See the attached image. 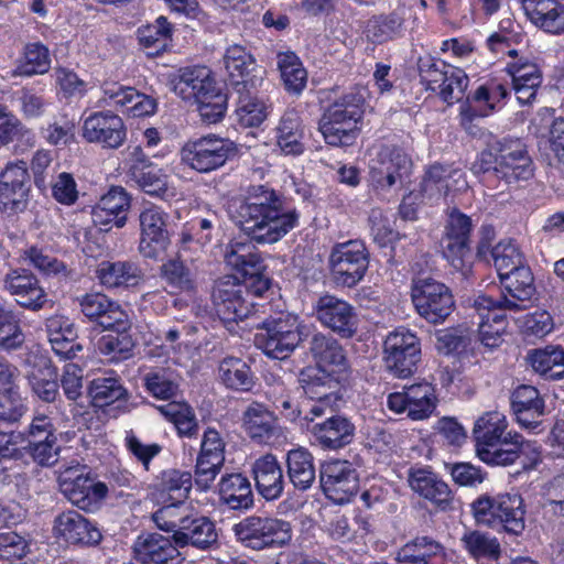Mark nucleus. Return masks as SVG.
<instances>
[{
  "label": "nucleus",
  "instance_id": "nucleus-1",
  "mask_svg": "<svg viewBox=\"0 0 564 564\" xmlns=\"http://www.w3.org/2000/svg\"><path fill=\"white\" fill-rule=\"evenodd\" d=\"M231 218L251 239L259 243H274L299 225L300 214L295 207L273 188L253 186L240 200Z\"/></svg>",
  "mask_w": 564,
  "mask_h": 564
},
{
  "label": "nucleus",
  "instance_id": "nucleus-2",
  "mask_svg": "<svg viewBox=\"0 0 564 564\" xmlns=\"http://www.w3.org/2000/svg\"><path fill=\"white\" fill-rule=\"evenodd\" d=\"M365 96L361 90L352 89L337 98L319 120V131L327 144L347 147L351 144L364 115Z\"/></svg>",
  "mask_w": 564,
  "mask_h": 564
},
{
  "label": "nucleus",
  "instance_id": "nucleus-3",
  "mask_svg": "<svg viewBox=\"0 0 564 564\" xmlns=\"http://www.w3.org/2000/svg\"><path fill=\"white\" fill-rule=\"evenodd\" d=\"M507 417L499 411H488L476 420L473 435L476 454L481 462L488 465L508 466V463L514 458L516 452L512 449H497L501 443L513 444V448H517L519 433L507 431Z\"/></svg>",
  "mask_w": 564,
  "mask_h": 564
},
{
  "label": "nucleus",
  "instance_id": "nucleus-4",
  "mask_svg": "<svg viewBox=\"0 0 564 564\" xmlns=\"http://www.w3.org/2000/svg\"><path fill=\"white\" fill-rule=\"evenodd\" d=\"M478 165L481 172H492L507 184L528 180L533 173L531 158L520 139L503 138L497 141L490 150L480 153Z\"/></svg>",
  "mask_w": 564,
  "mask_h": 564
},
{
  "label": "nucleus",
  "instance_id": "nucleus-5",
  "mask_svg": "<svg viewBox=\"0 0 564 564\" xmlns=\"http://www.w3.org/2000/svg\"><path fill=\"white\" fill-rule=\"evenodd\" d=\"M477 523L519 535L525 528V509L519 494H500L495 497L481 496L471 503Z\"/></svg>",
  "mask_w": 564,
  "mask_h": 564
},
{
  "label": "nucleus",
  "instance_id": "nucleus-6",
  "mask_svg": "<svg viewBox=\"0 0 564 564\" xmlns=\"http://www.w3.org/2000/svg\"><path fill=\"white\" fill-rule=\"evenodd\" d=\"M314 366L304 368L299 381L310 399H340L339 384L347 379L348 365L345 355H317Z\"/></svg>",
  "mask_w": 564,
  "mask_h": 564
},
{
  "label": "nucleus",
  "instance_id": "nucleus-7",
  "mask_svg": "<svg viewBox=\"0 0 564 564\" xmlns=\"http://www.w3.org/2000/svg\"><path fill=\"white\" fill-rule=\"evenodd\" d=\"M412 161L408 153L397 147H382L369 163V182L381 196L397 193L408 182Z\"/></svg>",
  "mask_w": 564,
  "mask_h": 564
},
{
  "label": "nucleus",
  "instance_id": "nucleus-8",
  "mask_svg": "<svg viewBox=\"0 0 564 564\" xmlns=\"http://www.w3.org/2000/svg\"><path fill=\"white\" fill-rule=\"evenodd\" d=\"M232 531L238 542L256 551L281 547L292 539L290 522L270 517H247L236 523Z\"/></svg>",
  "mask_w": 564,
  "mask_h": 564
},
{
  "label": "nucleus",
  "instance_id": "nucleus-9",
  "mask_svg": "<svg viewBox=\"0 0 564 564\" xmlns=\"http://www.w3.org/2000/svg\"><path fill=\"white\" fill-rule=\"evenodd\" d=\"M236 154L237 148L231 140L210 133L187 141L181 149V161L198 173H210Z\"/></svg>",
  "mask_w": 564,
  "mask_h": 564
},
{
  "label": "nucleus",
  "instance_id": "nucleus-10",
  "mask_svg": "<svg viewBox=\"0 0 564 564\" xmlns=\"http://www.w3.org/2000/svg\"><path fill=\"white\" fill-rule=\"evenodd\" d=\"M411 297L416 312L430 323L443 322L454 308L449 289L431 276L413 280Z\"/></svg>",
  "mask_w": 564,
  "mask_h": 564
},
{
  "label": "nucleus",
  "instance_id": "nucleus-11",
  "mask_svg": "<svg viewBox=\"0 0 564 564\" xmlns=\"http://www.w3.org/2000/svg\"><path fill=\"white\" fill-rule=\"evenodd\" d=\"M502 292L494 299L482 294L476 299L478 307H505L510 311H521L528 307L535 293L534 278L529 267H520L510 274L500 278Z\"/></svg>",
  "mask_w": 564,
  "mask_h": 564
},
{
  "label": "nucleus",
  "instance_id": "nucleus-12",
  "mask_svg": "<svg viewBox=\"0 0 564 564\" xmlns=\"http://www.w3.org/2000/svg\"><path fill=\"white\" fill-rule=\"evenodd\" d=\"M84 467L69 466L61 471L58 477L63 495L79 509L96 511L107 497L108 487L101 481H95L85 475Z\"/></svg>",
  "mask_w": 564,
  "mask_h": 564
},
{
  "label": "nucleus",
  "instance_id": "nucleus-13",
  "mask_svg": "<svg viewBox=\"0 0 564 564\" xmlns=\"http://www.w3.org/2000/svg\"><path fill=\"white\" fill-rule=\"evenodd\" d=\"M369 265V254L360 240L337 243L329 254V267L335 281L355 286L364 278Z\"/></svg>",
  "mask_w": 564,
  "mask_h": 564
},
{
  "label": "nucleus",
  "instance_id": "nucleus-14",
  "mask_svg": "<svg viewBox=\"0 0 564 564\" xmlns=\"http://www.w3.org/2000/svg\"><path fill=\"white\" fill-rule=\"evenodd\" d=\"M300 340L299 317L291 313L263 322L253 339L256 348L262 352L293 351Z\"/></svg>",
  "mask_w": 564,
  "mask_h": 564
},
{
  "label": "nucleus",
  "instance_id": "nucleus-15",
  "mask_svg": "<svg viewBox=\"0 0 564 564\" xmlns=\"http://www.w3.org/2000/svg\"><path fill=\"white\" fill-rule=\"evenodd\" d=\"M140 225V253L150 259L162 254L169 243V214L154 204L144 205L139 215Z\"/></svg>",
  "mask_w": 564,
  "mask_h": 564
},
{
  "label": "nucleus",
  "instance_id": "nucleus-16",
  "mask_svg": "<svg viewBox=\"0 0 564 564\" xmlns=\"http://www.w3.org/2000/svg\"><path fill=\"white\" fill-rule=\"evenodd\" d=\"M247 286L235 275H225L216 282L213 292L215 310L225 323L248 318L252 312L246 299Z\"/></svg>",
  "mask_w": 564,
  "mask_h": 564
},
{
  "label": "nucleus",
  "instance_id": "nucleus-17",
  "mask_svg": "<svg viewBox=\"0 0 564 564\" xmlns=\"http://www.w3.org/2000/svg\"><path fill=\"white\" fill-rule=\"evenodd\" d=\"M319 479L325 496L337 505L349 502L359 488L358 474L347 460L324 463Z\"/></svg>",
  "mask_w": 564,
  "mask_h": 564
},
{
  "label": "nucleus",
  "instance_id": "nucleus-18",
  "mask_svg": "<svg viewBox=\"0 0 564 564\" xmlns=\"http://www.w3.org/2000/svg\"><path fill=\"white\" fill-rule=\"evenodd\" d=\"M30 175L23 160L8 162L0 173V204L6 210H25L30 196Z\"/></svg>",
  "mask_w": 564,
  "mask_h": 564
},
{
  "label": "nucleus",
  "instance_id": "nucleus-19",
  "mask_svg": "<svg viewBox=\"0 0 564 564\" xmlns=\"http://www.w3.org/2000/svg\"><path fill=\"white\" fill-rule=\"evenodd\" d=\"M101 93L98 100L99 107L115 108L132 117L151 116L156 110L155 99L117 82L104 83Z\"/></svg>",
  "mask_w": 564,
  "mask_h": 564
},
{
  "label": "nucleus",
  "instance_id": "nucleus-20",
  "mask_svg": "<svg viewBox=\"0 0 564 564\" xmlns=\"http://www.w3.org/2000/svg\"><path fill=\"white\" fill-rule=\"evenodd\" d=\"M225 446L226 443L216 429L205 430L195 466V480L200 489H209L219 474L225 462Z\"/></svg>",
  "mask_w": 564,
  "mask_h": 564
},
{
  "label": "nucleus",
  "instance_id": "nucleus-21",
  "mask_svg": "<svg viewBox=\"0 0 564 564\" xmlns=\"http://www.w3.org/2000/svg\"><path fill=\"white\" fill-rule=\"evenodd\" d=\"M83 138L106 149L120 148L127 138L123 120L109 110L90 113L83 122Z\"/></svg>",
  "mask_w": 564,
  "mask_h": 564
},
{
  "label": "nucleus",
  "instance_id": "nucleus-22",
  "mask_svg": "<svg viewBox=\"0 0 564 564\" xmlns=\"http://www.w3.org/2000/svg\"><path fill=\"white\" fill-rule=\"evenodd\" d=\"M470 218L465 214L453 209L448 215L445 235L442 239V248L444 257L457 270H463L466 260L470 258Z\"/></svg>",
  "mask_w": 564,
  "mask_h": 564
},
{
  "label": "nucleus",
  "instance_id": "nucleus-23",
  "mask_svg": "<svg viewBox=\"0 0 564 564\" xmlns=\"http://www.w3.org/2000/svg\"><path fill=\"white\" fill-rule=\"evenodd\" d=\"M172 90L183 100H206V95L218 88L213 72L206 66L180 68L170 79Z\"/></svg>",
  "mask_w": 564,
  "mask_h": 564
},
{
  "label": "nucleus",
  "instance_id": "nucleus-24",
  "mask_svg": "<svg viewBox=\"0 0 564 564\" xmlns=\"http://www.w3.org/2000/svg\"><path fill=\"white\" fill-rule=\"evenodd\" d=\"M511 409L520 426L533 434L544 431L545 402L536 388L518 387L511 394Z\"/></svg>",
  "mask_w": 564,
  "mask_h": 564
},
{
  "label": "nucleus",
  "instance_id": "nucleus-25",
  "mask_svg": "<svg viewBox=\"0 0 564 564\" xmlns=\"http://www.w3.org/2000/svg\"><path fill=\"white\" fill-rule=\"evenodd\" d=\"M408 482L413 492L441 511L452 509L454 496L448 485L430 468H410Z\"/></svg>",
  "mask_w": 564,
  "mask_h": 564
},
{
  "label": "nucleus",
  "instance_id": "nucleus-26",
  "mask_svg": "<svg viewBox=\"0 0 564 564\" xmlns=\"http://www.w3.org/2000/svg\"><path fill=\"white\" fill-rule=\"evenodd\" d=\"M83 314L97 321L104 328L117 330L129 327L127 312L115 301L102 293H88L78 299Z\"/></svg>",
  "mask_w": 564,
  "mask_h": 564
},
{
  "label": "nucleus",
  "instance_id": "nucleus-27",
  "mask_svg": "<svg viewBox=\"0 0 564 564\" xmlns=\"http://www.w3.org/2000/svg\"><path fill=\"white\" fill-rule=\"evenodd\" d=\"M3 288L19 305L33 311L42 308L47 301L39 280L26 269L10 270L4 275Z\"/></svg>",
  "mask_w": 564,
  "mask_h": 564
},
{
  "label": "nucleus",
  "instance_id": "nucleus-28",
  "mask_svg": "<svg viewBox=\"0 0 564 564\" xmlns=\"http://www.w3.org/2000/svg\"><path fill=\"white\" fill-rule=\"evenodd\" d=\"M131 197L121 186H112L91 210L93 223L100 229L107 226L122 228L127 223V213Z\"/></svg>",
  "mask_w": 564,
  "mask_h": 564
},
{
  "label": "nucleus",
  "instance_id": "nucleus-29",
  "mask_svg": "<svg viewBox=\"0 0 564 564\" xmlns=\"http://www.w3.org/2000/svg\"><path fill=\"white\" fill-rule=\"evenodd\" d=\"M24 366L32 391L45 402L55 401L58 395L57 372L47 355H28Z\"/></svg>",
  "mask_w": 564,
  "mask_h": 564
},
{
  "label": "nucleus",
  "instance_id": "nucleus-30",
  "mask_svg": "<svg viewBox=\"0 0 564 564\" xmlns=\"http://www.w3.org/2000/svg\"><path fill=\"white\" fill-rule=\"evenodd\" d=\"M54 532L70 544L95 545L101 540L100 531L75 510L63 512L55 518Z\"/></svg>",
  "mask_w": 564,
  "mask_h": 564
},
{
  "label": "nucleus",
  "instance_id": "nucleus-31",
  "mask_svg": "<svg viewBox=\"0 0 564 564\" xmlns=\"http://www.w3.org/2000/svg\"><path fill=\"white\" fill-rule=\"evenodd\" d=\"M400 564H447L445 546L429 535H419L400 547L395 555Z\"/></svg>",
  "mask_w": 564,
  "mask_h": 564
},
{
  "label": "nucleus",
  "instance_id": "nucleus-32",
  "mask_svg": "<svg viewBox=\"0 0 564 564\" xmlns=\"http://www.w3.org/2000/svg\"><path fill=\"white\" fill-rule=\"evenodd\" d=\"M466 185L464 173L453 165L433 164L422 180L421 194L427 199H440L453 189H460Z\"/></svg>",
  "mask_w": 564,
  "mask_h": 564
},
{
  "label": "nucleus",
  "instance_id": "nucleus-33",
  "mask_svg": "<svg viewBox=\"0 0 564 564\" xmlns=\"http://www.w3.org/2000/svg\"><path fill=\"white\" fill-rule=\"evenodd\" d=\"M525 17L540 30L564 34V4L556 0H519Z\"/></svg>",
  "mask_w": 564,
  "mask_h": 564
},
{
  "label": "nucleus",
  "instance_id": "nucleus-34",
  "mask_svg": "<svg viewBox=\"0 0 564 564\" xmlns=\"http://www.w3.org/2000/svg\"><path fill=\"white\" fill-rule=\"evenodd\" d=\"M252 476L258 492L268 501L279 499L284 489L283 470L276 457L265 454L252 464Z\"/></svg>",
  "mask_w": 564,
  "mask_h": 564
},
{
  "label": "nucleus",
  "instance_id": "nucleus-35",
  "mask_svg": "<svg viewBox=\"0 0 564 564\" xmlns=\"http://www.w3.org/2000/svg\"><path fill=\"white\" fill-rule=\"evenodd\" d=\"M133 549L141 564H176L180 555L171 538L159 533L140 535Z\"/></svg>",
  "mask_w": 564,
  "mask_h": 564
},
{
  "label": "nucleus",
  "instance_id": "nucleus-36",
  "mask_svg": "<svg viewBox=\"0 0 564 564\" xmlns=\"http://www.w3.org/2000/svg\"><path fill=\"white\" fill-rule=\"evenodd\" d=\"M317 319L325 326L344 336H350L355 328L352 307L332 295L319 297L315 306Z\"/></svg>",
  "mask_w": 564,
  "mask_h": 564
},
{
  "label": "nucleus",
  "instance_id": "nucleus-37",
  "mask_svg": "<svg viewBox=\"0 0 564 564\" xmlns=\"http://www.w3.org/2000/svg\"><path fill=\"white\" fill-rule=\"evenodd\" d=\"M507 72L512 78V87L519 104H531L542 83V73L539 66L527 58H520L509 63Z\"/></svg>",
  "mask_w": 564,
  "mask_h": 564
},
{
  "label": "nucleus",
  "instance_id": "nucleus-38",
  "mask_svg": "<svg viewBox=\"0 0 564 564\" xmlns=\"http://www.w3.org/2000/svg\"><path fill=\"white\" fill-rule=\"evenodd\" d=\"M311 432L316 442L327 449H338L350 444L355 437V425L343 415H330L315 423Z\"/></svg>",
  "mask_w": 564,
  "mask_h": 564
},
{
  "label": "nucleus",
  "instance_id": "nucleus-39",
  "mask_svg": "<svg viewBox=\"0 0 564 564\" xmlns=\"http://www.w3.org/2000/svg\"><path fill=\"white\" fill-rule=\"evenodd\" d=\"M242 426L250 438L261 444H269L279 435L275 415L258 402L251 403L245 410Z\"/></svg>",
  "mask_w": 564,
  "mask_h": 564
},
{
  "label": "nucleus",
  "instance_id": "nucleus-40",
  "mask_svg": "<svg viewBox=\"0 0 564 564\" xmlns=\"http://www.w3.org/2000/svg\"><path fill=\"white\" fill-rule=\"evenodd\" d=\"M276 145L285 155L297 156L305 151V127L295 109H288L275 129Z\"/></svg>",
  "mask_w": 564,
  "mask_h": 564
},
{
  "label": "nucleus",
  "instance_id": "nucleus-41",
  "mask_svg": "<svg viewBox=\"0 0 564 564\" xmlns=\"http://www.w3.org/2000/svg\"><path fill=\"white\" fill-rule=\"evenodd\" d=\"M225 261L243 276L259 275L264 270L263 260L250 241H231L226 249Z\"/></svg>",
  "mask_w": 564,
  "mask_h": 564
},
{
  "label": "nucleus",
  "instance_id": "nucleus-42",
  "mask_svg": "<svg viewBox=\"0 0 564 564\" xmlns=\"http://www.w3.org/2000/svg\"><path fill=\"white\" fill-rule=\"evenodd\" d=\"M182 531L173 534L175 543L180 546L191 544L205 550L217 542L218 534L215 524L206 517H188Z\"/></svg>",
  "mask_w": 564,
  "mask_h": 564
},
{
  "label": "nucleus",
  "instance_id": "nucleus-43",
  "mask_svg": "<svg viewBox=\"0 0 564 564\" xmlns=\"http://www.w3.org/2000/svg\"><path fill=\"white\" fill-rule=\"evenodd\" d=\"M286 474L290 482L299 491H306L316 479V469L312 453L297 447L286 454Z\"/></svg>",
  "mask_w": 564,
  "mask_h": 564
},
{
  "label": "nucleus",
  "instance_id": "nucleus-44",
  "mask_svg": "<svg viewBox=\"0 0 564 564\" xmlns=\"http://www.w3.org/2000/svg\"><path fill=\"white\" fill-rule=\"evenodd\" d=\"M99 282L108 289L130 288L141 280V271L130 261H101L96 270Z\"/></svg>",
  "mask_w": 564,
  "mask_h": 564
},
{
  "label": "nucleus",
  "instance_id": "nucleus-45",
  "mask_svg": "<svg viewBox=\"0 0 564 564\" xmlns=\"http://www.w3.org/2000/svg\"><path fill=\"white\" fill-rule=\"evenodd\" d=\"M218 486L221 501L230 509H248L253 505L251 484L242 474L225 475Z\"/></svg>",
  "mask_w": 564,
  "mask_h": 564
},
{
  "label": "nucleus",
  "instance_id": "nucleus-46",
  "mask_svg": "<svg viewBox=\"0 0 564 564\" xmlns=\"http://www.w3.org/2000/svg\"><path fill=\"white\" fill-rule=\"evenodd\" d=\"M130 175L138 186L151 196L163 199L174 196V189L167 185V175L152 163L132 164Z\"/></svg>",
  "mask_w": 564,
  "mask_h": 564
},
{
  "label": "nucleus",
  "instance_id": "nucleus-47",
  "mask_svg": "<svg viewBox=\"0 0 564 564\" xmlns=\"http://www.w3.org/2000/svg\"><path fill=\"white\" fill-rule=\"evenodd\" d=\"M87 393L91 404L97 408L108 406L117 401H126L128 391L117 376H104L93 379Z\"/></svg>",
  "mask_w": 564,
  "mask_h": 564
},
{
  "label": "nucleus",
  "instance_id": "nucleus-48",
  "mask_svg": "<svg viewBox=\"0 0 564 564\" xmlns=\"http://www.w3.org/2000/svg\"><path fill=\"white\" fill-rule=\"evenodd\" d=\"M508 96L507 87L498 80H488L467 97L464 105H471L480 116H489L503 106Z\"/></svg>",
  "mask_w": 564,
  "mask_h": 564
},
{
  "label": "nucleus",
  "instance_id": "nucleus-49",
  "mask_svg": "<svg viewBox=\"0 0 564 564\" xmlns=\"http://www.w3.org/2000/svg\"><path fill=\"white\" fill-rule=\"evenodd\" d=\"M46 330L53 352H76L83 349L79 344L74 343L77 333L68 317L56 315L48 318Z\"/></svg>",
  "mask_w": 564,
  "mask_h": 564
},
{
  "label": "nucleus",
  "instance_id": "nucleus-50",
  "mask_svg": "<svg viewBox=\"0 0 564 564\" xmlns=\"http://www.w3.org/2000/svg\"><path fill=\"white\" fill-rule=\"evenodd\" d=\"M14 141L20 151H25L34 147L35 134L15 115L0 108V143L6 145Z\"/></svg>",
  "mask_w": 564,
  "mask_h": 564
},
{
  "label": "nucleus",
  "instance_id": "nucleus-51",
  "mask_svg": "<svg viewBox=\"0 0 564 564\" xmlns=\"http://www.w3.org/2000/svg\"><path fill=\"white\" fill-rule=\"evenodd\" d=\"M225 69L234 85L247 84V77L254 69L252 54L240 44L229 45L223 57Z\"/></svg>",
  "mask_w": 564,
  "mask_h": 564
},
{
  "label": "nucleus",
  "instance_id": "nucleus-52",
  "mask_svg": "<svg viewBox=\"0 0 564 564\" xmlns=\"http://www.w3.org/2000/svg\"><path fill=\"white\" fill-rule=\"evenodd\" d=\"M409 417L414 421L427 419L435 410L437 397L434 387L424 381L406 387Z\"/></svg>",
  "mask_w": 564,
  "mask_h": 564
},
{
  "label": "nucleus",
  "instance_id": "nucleus-53",
  "mask_svg": "<svg viewBox=\"0 0 564 564\" xmlns=\"http://www.w3.org/2000/svg\"><path fill=\"white\" fill-rule=\"evenodd\" d=\"M460 542L468 555L475 560H498L501 554L498 539L488 532L466 531L460 538Z\"/></svg>",
  "mask_w": 564,
  "mask_h": 564
},
{
  "label": "nucleus",
  "instance_id": "nucleus-54",
  "mask_svg": "<svg viewBox=\"0 0 564 564\" xmlns=\"http://www.w3.org/2000/svg\"><path fill=\"white\" fill-rule=\"evenodd\" d=\"M219 375L221 381L230 389L248 391L254 383L249 365L239 357L224 358L219 365Z\"/></svg>",
  "mask_w": 564,
  "mask_h": 564
},
{
  "label": "nucleus",
  "instance_id": "nucleus-55",
  "mask_svg": "<svg viewBox=\"0 0 564 564\" xmlns=\"http://www.w3.org/2000/svg\"><path fill=\"white\" fill-rule=\"evenodd\" d=\"M278 67L285 89L293 94H300L307 80V73L300 58L292 52L280 53Z\"/></svg>",
  "mask_w": 564,
  "mask_h": 564
},
{
  "label": "nucleus",
  "instance_id": "nucleus-56",
  "mask_svg": "<svg viewBox=\"0 0 564 564\" xmlns=\"http://www.w3.org/2000/svg\"><path fill=\"white\" fill-rule=\"evenodd\" d=\"M403 18L398 12L370 18L365 33L373 43H383L398 36L402 30Z\"/></svg>",
  "mask_w": 564,
  "mask_h": 564
},
{
  "label": "nucleus",
  "instance_id": "nucleus-57",
  "mask_svg": "<svg viewBox=\"0 0 564 564\" xmlns=\"http://www.w3.org/2000/svg\"><path fill=\"white\" fill-rule=\"evenodd\" d=\"M491 254L499 279L520 269V267H527L521 251L512 241L499 242L494 247Z\"/></svg>",
  "mask_w": 564,
  "mask_h": 564
},
{
  "label": "nucleus",
  "instance_id": "nucleus-58",
  "mask_svg": "<svg viewBox=\"0 0 564 564\" xmlns=\"http://www.w3.org/2000/svg\"><path fill=\"white\" fill-rule=\"evenodd\" d=\"M192 488V475L176 469L165 470L162 474L160 489L167 495L169 500L184 502Z\"/></svg>",
  "mask_w": 564,
  "mask_h": 564
},
{
  "label": "nucleus",
  "instance_id": "nucleus-59",
  "mask_svg": "<svg viewBox=\"0 0 564 564\" xmlns=\"http://www.w3.org/2000/svg\"><path fill=\"white\" fill-rule=\"evenodd\" d=\"M236 115L241 126L258 127L268 117L269 106L258 97L241 95L239 97Z\"/></svg>",
  "mask_w": 564,
  "mask_h": 564
},
{
  "label": "nucleus",
  "instance_id": "nucleus-60",
  "mask_svg": "<svg viewBox=\"0 0 564 564\" xmlns=\"http://www.w3.org/2000/svg\"><path fill=\"white\" fill-rule=\"evenodd\" d=\"M51 57L46 46L35 42L28 44L24 50V62L18 66L17 74L32 76L44 74L50 69Z\"/></svg>",
  "mask_w": 564,
  "mask_h": 564
},
{
  "label": "nucleus",
  "instance_id": "nucleus-61",
  "mask_svg": "<svg viewBox=\"0 0 564 564\" xmlns=\"http://www.w3.org/2000/svg\"><path fill=\"white\" fill-rule=\"evenodd\" d=\"M162 274L166 283L178 291L189 292L195 288V276L184 262L171 259L162 265Z\"/></svg>",
  "mask_w": 564,
  "mask_h": 564
},
{
  "label": "nucleus",
  "instance_id": "nucleus-62",
  "mask_svg": "<svg viewBox=\"0 0 564 564\" xmlns=\"http://www.w3.org/2000/svg\"><path fill=\"white\" fill-rule=\"evenodd\" d=\"M186 511L187 509L182 502L171 501L155 511L152 518L161 530L176 534V531H182L185 520L189 517Z\"/></svg>",
  "mask_w": 564,
  "mask_h": 564
},
{
  "label": "nucleus",
  "instance_id": "nucleus-63",
  "mask_svg": "<svg viewBox=\"0 0 564 564\" xmlns=\"http://www.w3.org/2000/svg\"><path fill=\"white\" fill-rule=\"evenodd\" d=\"M446 69L447 75L446 78H444V85L440 87L437 94L443 101L452 105L455 101L462 100L468 87L469 78L459 67L453 66Z\"/></svg>",
  "mask_w": 564,
  "mask_h": 564
},
{
  "label": "nucleus",
  "instance_id": "nucleus-64",
  "mask_svg": "<svg viewBox=\"0 0 564 564\" xmlns=\"http://www.w3.org/2000/svg\"><path fill=\"white\" fill-rule=\"evenodd\" d=\"M527 361L545 379L557 380L564 377V355H529Z\"/></svg>",
  "mask_w": 564,
  "mask_h": 564
}]
</instances>
